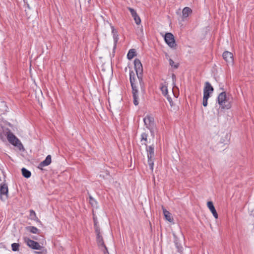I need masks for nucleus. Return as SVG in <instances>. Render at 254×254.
Returning <instances> with one entry per match:
<instances>
[{
  "mask_svg": "<svg viewBox=\"0 0 254 254\" xmlns=\"http://www.w3.org/2000/svg\"><path fill=\"white\" fill-rule=\"evenodd\" d=\"M129 80L132 88L133 103L135 106H136L138 104V91L137 89V86L135 83V75L132 70L129 71Z\"/></svg>",
  "mask_w": 254,
  "mask_h": 254,
  "instance_id": "f257e3e1",
  "label": "nucleus"
},
{
  "mask_svg": "<svg viewBox=\"0 0 254 254\" xmlns=\"http://www.w3.org/2000/svg\"><path fill=\"white\" fill-rule=\"evenodd\" d=\"M217 101L219 105L222 109H229L231 107L230 102L227 98L226 93L225 92H222L218 95Z\"/></svg>",
  "mask_w": 254,
  "mask_h": 254,
  "instance_id": "f03ea898",
  "label": "nucleus"
},
{
  "mask_svg": "<svg viewBox=\"0 0 254 254\" xmlns=\"http://www.w3.org/2000/svg\"><path fill=\"white\" fill-rule=\"evenodd\" d=\"M148 134L146 132H143L141 135V142L144 141L142 144L146 146V150L147 152V157L153 158L154 156V148L153 145L148 146L147 145Z\"/></svg>",
  "mask_w": 254,
  "mask_h": 254,
  "instance_id": "7ed1b4c3",
  "label": "nucleus"
},
{
  "mask_svg": "<svg viewBox=\"0 0 254 254\" xmlns=\"http://www.w3.org/2000/svg\"><path fill=\"white\" fill-rule=\"evenodd\" d=\"M134 68L136 71V75L139 79L141 87H142L143 83L142 80V65L140 61L138 59H135L134 61Z\"/></svg>",
  "mask_w": 254,
  "mask_h": 254,
  "instance_id": "20e7f679",
  "label": "nucleus"
},
{
  "mask_svg": "<svg viewBox=\"0 0 254 254\" xmlns=\"http://www.w3.org/2000/svg\"><path fill=\"white\" fill-rule=\"evenodd\" d=\"M143 122L146 127L148 128L151 133V135L154 137V122L153 118L147 116L143 119Z\"/></svg>",
  "mask_w": 254,
  "mask_h": 254,
  "instance_id": "39448f33",
  "label": "nucleus"
},
{
  "mask_svg": "<svg viewBox=\"0 0 254 254\" xmlns=\"http://www.w3.org/2000/svg\"><path fill=\"white\" fill-rule=\"evenodd\" d=\"M164 40L166 44L171 48L176 49L177 44L175 42L174 35L171 33H167L164 36Z\"/></svg>",
  "mask_w": 254,
  "mask_h": 254,
  "instance_id": "423d86ee",
  "label": "nucleus"
},
{
  "mask_svg": "<svg viewBox=\"0 0 254 254\" xmlns=\"http://www.w3.org/2000/svg\"><path fill=\"white\" fill-rule=\"evenodd\" d=\"M96 234L97 235V238H97V242L98 246L100 248H104V254H109V253L108 251V250H107V248L106 247V246H105V245L104 244L103 238L100 234V231L96 232Z\"/></svg>",
  "mask_w": 254,
  "mask_h": 254,
  "instance_id": "0eeeda50",
  "label": "nucleus"
},
{
  "mask_svg": "<svg viewBox=\"0 0 254 254\" xmlns=\"http://www.w3.org/2000/svg\"><path fill=\"white\" fill-rule=\"evenodd\" d=\"M7 138L8 141L14 146L22 145L19 140L9 130L7 132Z\"/></svg>",
  "mask_w": 254,
  "mask_h": 254,
  "instance_id": "6e6552de",
  "label": "nucleus"
},
{
  "mask_svg": "<svg viewBox=\"0 0 254 254\" xmlns=\"http://www.w3.org/2000/svg\"><path fill=\"white\" fill-rule=\"evenodd\" d=\"M24 241L26 243L27 245L32 249L40 250L42 248L38 242L32 240L28 238H25Z\"/></svg>",
  "mask_w": 254,
  "mask_h": 254,
  "instance_id": "1a4fd4ad",
  "label": "nucleus"
},
{
  "mask_svg": "<svg viewBox=\"0 0 254 254\" xmlns=\"http://www.w3.org/2000/svg\"><path fill=\"white\" fill-rule=\"evenodd\" d=\"M0 194L1 200H5L7 198L8 187L6 184H1L0 185Z\"/></svg>",
  "mask_w": 254,
  "mask_h": 254,
  "instance_id": "9d476101",
  "label": "nucleus"
},
{
  "mask_svg": "<svg viewBox=\"0 0 254 254\" xmlns=\"http://www.w3.org/2000/svg\"><path fill=\"white\" fill-rule=\"evenodd\" d=\"M223 58L224 60L229 64H232L233 63V55L232 53L225 51L223 54Z\"/></svg>",
  "mask_w": 254,
  "mask_h": 254,
  "instance_id": "9b49d317",
  "label": "nucleus"
},
{
  "mask_svg": "<svg viewBox=\"0 0 254 254\" xmlns=\"http://www.w3.org/2000/svg\"><path fill=\"white\" fill-rule=\"evenodd\" d=\"M214 90L213 87L209 82H206L203 89V95L210 96V94L212 93Z\"/></svg>",
  "mask_w": 254,
  "mask_h": 254,
  "instance_id": "f8f14e48",
  "label": "nucleus"
},
{
  "mask_svg": "<svg viewBox=\"0 0 254 254\" xmlns=\"http://www.w3.org/2000/svg\"><path fill=\"white\" fill-rule=\"evenodd\" d=\"M128 9L130 12L131 14L133 17L136 24L139 25L141 23V19L136 12V11L133 8L131 7H128Z\"/></svg>",
  "mask_w": 254,
  "mask_h": 254,
  "instance_id": "ddd939ff",
  "label": "nucleus"
},
{
  "mask_svg": "<svg viewBox=\"0 0 254 254\" xmlns=\"http://www.w3.org/2000/svg\"><path fill=\"white\" fill-rule=\"evenodd\" d=\"M51 156L50 155H48L46 157V159L39 164V165L38 166V168L42 169V168L43 167L48 166L49 165H50L51 164Z\"/></svg>",
  "mask_w": 254,
  "mask_h": 254,
  "instance_id": "4468645a",
  "label": "nucleus"
},
{
  "mask_svg": "<svg viewBox=\"0 0 254 254\" xmlns=\"http://www.w3.org/2000/svg\"><path fill=\"white\" fill-rule=\"evenodd\" d=\"M207 207L211 211L215 218H218V214L212 201H208L207 203Z\"/></svg>",
  "mask_w": 254,
  "mask_h": 254,
  "instance_id": "2eb2a0df",
  "label": "nucleus"
},
{
  "mask_svg": "<svg viewBox=\"0 0 254 254\" xmlns=\"http://www.w3.org/2000/svg\"><path fill=\"white\" fill-rule=\"evenodd\" d=\"M163 214L165 219L170 222L173 221V219L172 217L171 214L168 211H167L163 206H162Z\"/></svg>",
  "mask_w": 254,
  "mask_h": 254,
  "instance_id": "dca6fc26",
  "label": "nucleus"
},
{
  "mask_svg": "<svg viewBox=\"0 0 254 254\" xmlns=\"http://www.w3.org/2000/svg\"><path fill=\"white\" fill-rule=\"evenodd\" d=\"M192 13V10L189 7H185L182 11L183 19L185 20V19L187 18L190 14Z\"/></svg>",
  "mask_w": 254,
  "mask_h": 254,
  "instance_id": "f3484780",
  "label": "nucleus"
},
{
  "mask_svg": "<svg viewBox=\"0 0 254 254\" xmlns=\"http://www.w3.org/2000/svg\"><path fill=\"white\" fill-rule=\"evenodd\" d=\"M25 229L27 231L32 234H39L40 233V230L34 226H27L25 227Z\"/></svg>",
  "mask_w": 254,
  "mask_h": 254,
  "instance_id": "a211bd4d",
  "label": "nucleus"
},
{
  "mask_svg": "<svg viewBox=\"0 0 254 254\" xmlns=\"http://www.w3.org/2000/svg\"><path fill=\"white\" fill-rule=\"evenodd\" d=\"M30 218L37 222H40L33 210H30Z\"/></svg>",
  "mask_w": 254,
  "mask_h": 254,
  "instance_id": "6ab92c4d",
  "label": "nucleus"
},
{
  "mask_svg": "<svg viewBox=\"0 0 254 254\" xmlns=\"http://www.w3.org/2000/svg\"><path fill=\"white\" fill-rule=\"evenodd\" d=\"M21 172H22V175L25 178H29L30 177L31 173L30 171H29V170H27L26 168H23L21 169Z\"/></svg>",
  "mask_w": 254,
  "mask_h": 254,
  "instance_id": "aec40b11",
  "label": "nucleus"
},
{
  "mask_svg": "<svg viewBox=\"0 0 254 254\" xmlns=\"http://www.w3.org/2000/svg\"><path fill=\"white\" fill-rule=\"evenodd\" d=\"M135 51L134 49H130L128 51V53L127 55V58L128 60L132 59L135 56Z\"/></svg>",
  "mask_w": 254,
  "mask_h": 254,
  "instance_id": "412c9836",
  "label": "nucleus"
},
{
  "mask_svg": "<svg viewBox=\"0 0 254 254\" xmlns=\"http://www.w3.org/2000/svg\"><path fill=\"white\" fill-rule=\"evenodd\" d=\"M175 244L176 248L178 249V251L179 253H182L183 251V248L181 246V245L178 242V240L176 239H175Z\"/></svg>",
  "mask_w": 254,
  "mask_h": 254,
  "instance_id": "4be33fe9",
  "label": "nucleus"
},
{
  "mask_svg": "<svg viewBox=\"0 0 254 254\" xmlns=\"http://www.w3.org/2000/svg\"><path fill=\"white\" fill-rule=\"evenodd\" d=\"M147 158H148V163L149 168H150V170L152 171H153V165H154V161H153V158H150V157H147Z\"/></svg>",
  "mask_w": 254,
  "mask_h": 254,
  "instance_id": "5701e85b",
  "label": "nucleus"
},
{
  "mask_svg": "<svg viewBox=\"0 0 254 254\" xmlns=\"http://www.w3.org/2000/svg\"><path fill=\"white\" fill-rule=\"evenodd\" d=\"M93 220H94V228H95V232H98V231H100V229L99 226L98 224V222H97V218L94 217L93 218Z\"/></svg>",
  "mask_w": 254,
  "mask_h": 254,
  "instance_id": "b1692460",
  "label": "nucleus"
},
{
  "mask_svg": "<svg viewBox=\"0 0 254 254\" xmlns=\"http://www.w3.org/2000/svg\"><path fill=\"white\" fill-rule=\"evenodd\" d=\"M210 96L207 95H203V100H202V105L204 107H206L207 106V100Z\"/></svg>",
  "mask_w": 254,
  "mask_h": 254,
  "instance_id": "393cba45",
  "label": "nucleus"
},
{
  "mask_svg": "<svg viewBox=\"0 0 254 254\" xmlns=\"http://www.w3.org/2000/svg\"><path fill=\"white\" fill-rule=\"evenodd\" d=\"M161 90L162 92V94L164 95V96H167L168 94V89L167 87L165 85H162L161 87Z\"/></svg>",
  "mask_w": 254,
  "mask_h": 254,
  "instance_id": "a878e982",
  "label": "nucleus"
},
{
  "mask_svg": "<svg viewBox=\"0 0 254 254\" xmlns=\"http://www.w3.org/2000/svg\"><path fill=\"white\" fill-rule=\"evenodd\" d=\"M19 245L18 243H13L11 244V248L13 251H17L19 250Z\"/></svg>",
  "mask_w": 254,
  "mask_h": 254,
  "instance_id": "bb28decb",
  "label": "nucleus"
},
{
  "mask_svg": "<svg viewBox=\"0 0 254 254\" xmlns=\"http://www.w3.org/2000/svg\"><path fill=\"white\" fill-rule=\"evenodd\" d=\"M169 64L172 66L174 67L175 68H178L179 67V64H174V62L173 60L170 59L169 60Z\"/></svg>",
  "mask_w": 254,
  "mask_h": 254,
  "instance_id": "cd10ccee",
  "label": "nucleus"
},
{
  "mask_svg": "<svg viewBox=\"0 0 254 254\" xmlns=\"http://www.w3.org/2000/svg\"><path fill=\"white\" fill-rule=\"evenodd\" d=\"M113 37L114 41L115 46H116L119 40V35L118 34H114V35H113Z\"/></svg>",
  "mask_w": 254,
  "mask_h": 254,
  "instance_id": "c85d7f7f",
  "label": "nucleus"
},
{
  "mask_svg": "<svg viewBox=\"0 0 254 254\" xmlns=\"http://www.w3.org/2000/svg\"><path fill=\"white\" fill-rule=\"evenodd\" d=\"M167 98V99L168 100V102H169L170 106L172 107L174 105L173 102L172 101V98L170 97L168 94L167 96H165Z\"/></svg>",
  "mask_w": 254,
  "mask_h": 254,
  "instance_id": "c756f323",
  "label": "nucleus"
},
{
  "mask_svg": "<svg viewBox=\"0 0 254 254\" xmlns=\"http://www.w3.org/2000/svg\"><path fill=\"white\" fill-rule=\"evenodd\" d=\"M90 203L92 206H94L97 204L96 200L91 196H90Z\"/></svg>",
  "mask_w": 254,
  "mask_h": 254,
  "instance_id": "7c9ffc66",
  "label": "nucleus"
},
{
  "mask_svg": "<svg viewBox=\"0 0 254 254\" xmlns=\"http://www.w3.org/2000/svg\"><path fill=\"white\" fill-rule=\"evenodd\" d=\"M111 29H112V33L113 34V35H114V34H118V31L117 30L114 28V26H111Z\"/></svg>",
  "mask_w": 254,
  "mask_h": 254,
  "instance_id": "2f4dec72",
  "label": "nucleus"
},
{
  "mask_svg": "<svg viewBox=\"0 0 254 254\" xmlns=\"http://www.w3.org/2000/svg\"><path fill=\"white\" fill-rule=\"evenodd\" d=\"M172 80H173V84H175V81H176V76L174 74H172Z\"/></svg>",
  "mask_w": 254,
  "mask_h": 254,
  "instance_id": "473e14b6",
  "label": "nucleus"
},
{
  "mask_svg": "<svg viewBox=\"0 0 254 254\" xmlns=\"http://www.w3.org/2000/svg\"><path fill=\"white\" fill-rule=\"evenodd\" d=\"M85 2H87L88 4H90V0H85Z\"/></svg>",
  "mask_w": 254,
  "mask_h": 254,
  "instance_id": "72a5a7b5",
  "label": "nucleus"
}]
</instances>
